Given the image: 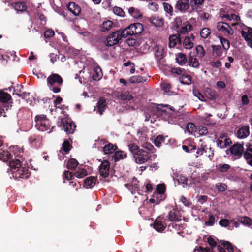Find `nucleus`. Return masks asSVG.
Listing matches in <instances>:
<instances>
[{
    "mask_svg": "<svg viewBox=\"0 0 252 252\" xmlns=\"http://www.w3.org/2000/svg\"><path fill=\"white\" fill-rule=\"evenodd\" d=\"M176 60L177 62L180 65H183L187 62V58L186 55L181 53L178 54Z\"/></svg>",
    "mask_w": 252,
    "mask_h": 252,
    "instance_id": "f704fd0d",
    "label": "nucleus"
},
{
    "mask_svg": "<svg viewBox=\"0 0 252 252\" xmlns=\"http://www.w3.org/2000/svg\"><path fill=\"white\" fill-rule=\"evenodd\" d=\"M155 57L158 60H160L163 57L164 51L162 47L157 45L155 48Z\"/></svg>",
    "mask_w": 252,
    "mask_h": 252,
    "instance_id": "c85d7f7f",
    "label": "nucleus"
},
{
    "mask_svg": "<svg viewBox=\"0 0 252 252\" xmlns=\"http://www.w3.org/2000/svg\"><path fill=\"white\" fill-rule=\"evenodd\" d=\"M193 252H212L210 248L203 249L201 247L195 248Z\"/></svg>",
    "mask_w": 252,
    "mask_h": 252,
    "instance_id": "774afa93",
    "label": "nucleus"
},
{
    "mask_svg": "<svg viewBox=\"0 0 252 252\" xmlns=\"http://www.w3.org/2000/svg\"><path fill=\"white\" fill-rule=\"evenodd\" d=\"M128 148L130 152H131L133 154V156H134V154L136 153L137 151L140 150L139 147L135 144L130 143L128 145Z\"/></svg>",
    "mask_w": 252,
    "mask_h": 252,
    "instance_id": "603ef678",
    "label": "nucleus"
},
{
    "mask_svg": "<svg viewBox=\"0 0 252 252\" xmlns=\"http://www.w3.org/2000/svg\"><path fill=\"white\" fill-rule=\"evenodd\" d=\"M189 0H179L175 5V9L181 13H185L189 8Z\"/></svg>",
    "mask_w": 252,
    "mask_h": 252,
    "instance_id": "4468645a",
    "label": "nucleus"
},
{
    "mask_svg": "<svg viewBox=\"0 0 252 252\" xmlns=\"http://www.w3.org/2000/svg\"><path fill=\"white\" fill-rule=\"evenodd\" d=\"M197 128L195 126V125L192 123H189L187 124L186 126V130L187 131L189 134L194 133V135H196L195 129Z\"/></svg>",
    "mask_w": 252,
    "mask_h": 252,
    "instance_id": "37998d69",
    "label": "nucleus"
},
{
    "mask_svg": "<svg viewBox=\"0 0 252 252\" xmlns=\"http://www.w3.org/2000/svg\"><path fill=\"white\" fill-rule=\"evenodd\" d=\"M10 98L11 96L8 94L2 91H0V102L1 103L0 106L5 108L6 111H8L11 106L6 103Z\"/></svg>",
    "mask_w": 252,
    "mask_h": 252,
    "instance_id": "2eb2a0df",
    "label": "nucleus"
},
{
    "mask_svg": "<svg viewBox=\"0 0 252 252\" xmlns=\"http://www.w3.org/2000/svg\"><path fill=\"white\" fill-rule=\"evenodd\" d=\"M220 41L223 48L225 50H228L230 47L229 42L226 39L222 38L220 39Z\"/></svg>",
    "mask_w": 252,
    "mask_h": 252,
    "instance_id": "69168bd1",
    "label": "nucleus"
},
{
    "mask_svg": "<svg viewBox=\"0 0 252 252\" xmlns=\"http://www.w3.org/2000/svg\"><path fill=\"white\" fill-rule=\"evenodd\" d=\"M68 10L75 16H78L81 12L80 7L74 2H70L68 4Z\"/></svg>",
    "mask_w": 252,
    "mask_h": 252,
    "instance_id": "5701e85b",
    "label": "nucleus"
},
{
    "mask_svg": "<svg viewBox=\"0 0 252 252\" xmlns=\"http://www.w3.org/2000/svg\"><path fill=\"white\" fill-rule=\"evenodd\" d=\"M143 31V27L140 23L131 24L126 28L121 31V34L123 38L127 36H133L141 34Z\"/></svg>",
    "mask_w": 252,
    "mask_h": 252,
    "instance_id": "7ed1b4c3",
    "label": "nucleus"
},
{
    "mask_svg": "<svg viewBox=\"0 0 252 252\" xmlns=\"http://www.w3.org/2000/svg\"><path fill=\"white\" fill-rule=\"evenodd\" d=\"M14 8L17 11H24L26 9V6L24 2H18L14 3Z\"/></svg>",
    "mask_w": 252,
    "mask_h": 252,
    "instance_id": "58836bf2",
    "label": "nucleus"
},
{
    "mask_svg": "<svg viewBox=\"0 0 252 252\" xmlns=\"http://www.w3.org/2000/svg\"><path fill=\"white\" fill-rule=\"evenodd\" d=\"M205 93L206 95L211 100L215 99L218 96L216 91L211 88H207Z\"/></svg>",
    "mask_w": 252,
    "mask_h": 252,
    "instance_id": "72a5a7b5",
    "label": "nucleus"
},
{
    "mask_svg": "<svg viewBox=\"0 0 252 252\" xmlns=\"http://www.w3.org/2000/svg\"><path fill=\"white\" fill-rule=\"evenodd\" d=\"M61 123L63 125L64 131L68 134L73 133L75 129L76 126L74 123L69 120H62Z\"/></svg>",
    "mask_w": 252,
    "mask_h": 252,
    "instance_id": "ddd939ff",
    "label": "nucleus"
},
{
    "mask_svg": "<svg viewBox=\"0 0 252 252\" xmlns=\"http://www.w3.org/2000/svg\"><path fill=\"white\" fill-rule=\"evenodd\" d=\"M204 2V0H193L190 2L192 9L196 10L197 12L201 11L200 6Z\"/></svg>",
    "mask_w": 252,
    "mask_h": 252,
    "instance_id": "a878e982",
    "label": "nucleus"
},
{
    "mask_svg": "<svg viewBox=\"0 0 252 252\" xmlns=\"http://www.w3.org/2000/svg\"><path fill=\"white\" fill-rule=\"evenodd\" d=\"M113 23L111 21L107 20L103 22L102 24V31H108L112 27Z\"/></svg>",
    "mask_w": 252,
    "mask_h": 252,
    "instance_id": "c03bdc74",
    "label": "nucleus"
},
{
    "mask_svg": "<svg viewBox=\"0 0 252 252\" xmlns=\"http://www.w3.org/2000/svg\"><path fill=\"white\" fill-rule=\"evenodd\" d=\"M168 219L170 221H176L177 220V217L174 212L170 211L168 215Z\"/></svg>",
    "mask_w": 252,
    "mask_h": 252,
    "instance_id": "338daca9",
    "label": "nucleus"
},
{
    "mask_svg": "<svg viewBox=\"0 0 252 252\" xmlns=\"http://www.w3.org/2000/svg\"><path fill=\"white\" fill-rule=\"evenodd\" d=\"M83 70H87L88 73H92V78L94 80H99L102 76V72L100 67L95 64L90 66H84Z\"/></svg>",
    "mask_w": 252,
    "mask_h": 252,
    "instance_id": "0eeeda50",
    "label": "nucleus"
},
{
    "mask_svg": "<svg viewBox=\"0 0 252 252\" xmlns=\"http://www.w3.org/2000/svg\"><path fill=\"white\" fill-rule=\"evenodd\" d=\"M152 111L154 115L161 116L164 119L167 117H170L171 111L173 112L174 109L167 105L160 104L158 105H154L152 107Z\"/></svg>",
    "mask_w": 252,
    "mask_h": 252,
    "instance_id": "20e7f679",
    "label": "nucleus"
},
{
    "mask_svg": "<svg viewBox=\"0 0 252 252\" xmlns=\"http://www.w3.org/2000/svg\"><path fill=\"white\" fill-rule=\"evenodd\" d=\"M181 42V39L178 34H173L170 36L169 38V46L173 48L176 45Z\"/></svg>",
    "mask_w": 252,
    "mask_h": 252,
    "instance_id": "b1692460",
    "label": "nucleus"
},
{
    "mask_svg": "<svg viewBox=\"0 0 252 252\" xmlns=\"http://www.w3.org/2000/svg\"><path fill=\"white\" fill-rule=\"evenodd\" d=\"M162 217L159 216L155 220L154 223L151 224L153 228L158 232H161L165 228V225L161 222Z\"/></svg>",
    "mask_w": 252,
    "mask_h": 252,
    "instance_id": "f3484780",
    "label": "nucleus"
},
{
    "mask_svg": "<svg viewBox=\"0 0 252 252\" xmlns=\"http://www.w3.org/2000/svg\"><path fill=\"white\" fill-rule=\"evenodd\" d=\"M123 37L121 34V31L113 32L107 38L106 44L108 46H112L117 43Z\"/></svg>",
    "mask_w": 252,
    "mask_h": 252,
    "instance_id": "9d476101",
    "label": "nucleus"
},
{
    "mask_svg": "<svg viewBox=\"0 0 252 252\" xmlns=\"http://www.w3.org/2000/svg\"><path fill=\"white\" fill-rule=\"evenodd\" d=\"M217 136L218 138L216 141L217 145L220 148H225L229 145L231 142L229 137L224 134H221Z\"/></svg>",
    "mask_w": 252,
    "mask_h": 252,
    "instance_id": "f8f14e48",
    "label": "nucleus"
},
{
    "mask_svg": "<svg viewBox=\"0 0 252 252\" xmlns=\"http://www.w3.org/2000/svg\"><path fill=\"white\" fill-rule=\"evenodd\" d=\"M161 87L164 91L163 93L167 95H171L172 93L170 92V89L171 88V85L167 82H163L161 84Z\"/></svg>",
    "mask_w": 252,
    "mask_h": 252,
    "instance_id": "a19ab883",
    "label": "nucleus"
},
{
    "mask_svg": "<svg viewBox=\"0 0 252 252\" xmlns=\"http://www.w3.org/2000/svg\"><path fill=\"white\" fill-rule=\"evenodd\" d=\"M11 154L9 152L0 149V159L3 161H7L10 158Z\"/></svg>",
    "mask_w": 252,
    "mask_h": 252,
    "instance_id": "473e14b6",
    "label": "nucleus"
},
{
    "mask_svg": "<svg viewBox=\"0 0 252 252\" xmlns=\"http://www.w3.org/2000/svg\"><path fill=\"white\" fill-rule=\"evenodd\" d=\"M215 187L217 190L220 192H223L227 189V186L224 183H218L216 184Z\"/></svg>",
    "mask_w": 252,
    "mask_h": 252,
    "instance_id": "5fc2aeb1",
    "label": "nucleus"
},
{
    "mask_svg": "<svg viewBox=\"0 0 252 252\" xmlns=\"http://www.w3.org/2000/svg\"><path fill=\"white\" fill-rule=\"evenodd\" d=\"M148 8L153 11H157L158 9V4L155 2H150L148 4Z\"/></svg>",
    "mask_w": 252,
    "mask_h": 252,
    "instance_id": "0e129e2a",
    "label": "nucleus"
},
{
    "mask_svg": "<svg viewBox=\"0 0 252 252\" xmlns=\"http://www.w3.org/2000/svg\"><path fill=\"white\" fill-rule=\"evenodd\" d=\"M78 161L74 158H71L68 161L67 167L68 169L74 170L78 165Z\"/></svg>",
    "mask_w": 252,
    "mask_h": 252,
    "instance_id": "ea45409f",
    "label": "nucleus"
},
{
    "mask_svg": "<svg viewBox=\"0 0 252 252\" xmlns=\"http://www.w3.org/2000/svg\"><path fill=\"white\" fill-rule=\"evenodd\" d=\"M140 144L142 149L147 152H149L150 155L154 153L155 151V149L154 146L149 142L144 141L142 139L140 140Z\"/></svg>",
    "mask_w": 252,
    "mask_h": 252,
    "instance_id": "4be33fe9",
    "label": "nucleus"
},
{
    "mask_svg": "<svg viewBox=\"0 0 252 252\" xmlns=\"http://www.w3.org/2000/svg\"><path fill=\"white\" fill-rule=\"evenodd\" d=\"M96 178L94 176H90L85 179L83 185L86 188H91L94 187L96 183Z\"/></svg>",
    "mask_w": 252,
    "mask_h": 252,
    "instance_id": "412c9836",
    "label": "nucleus"
},
{
    "mask_svg": "<svg viewBox=\"0 0 252 252\" xmlns=\"http://www.w3.org/2000/svg\"><path fill=\"white\" fill-rule=\"evenodd\" d=\"M9 170L8 172L11 178L15 179L18 178H27L30 175V171L25 164L20 159L12 160L9 163Z\"/></svg>",
    "mask_w": 252,
    "mask_h": 252,
    "instance_id": "f257e3e1",
    "label": "nucleus"
},
{
    "mask_svg": "<svg viewBox=\"0 0 252 252\" xmlns=\"http://www.w3.org/2000/svg\"><path fill=\"white\" fill-rule=\"evenodd\" d=\"M245 158L248 160L252 158V145L249 144L244 154Z\"/></svg>",
    "mask_w": 252,
    "mask_h": 252,
    "instance_id": "09e8293b",
    "label": "nucleus"
},
{
    "mask_svg": "<svg viewBox=\"0 0 252 252\" xmlns=\"http://www.w3.org/2000/svg\"><path fill=\"white\" fill-rule=\"evenodd\" d=\"M249 28H247L241 31V35L247 41L251 38V34L248 32Z\"/></svg>",
    "mask_w": 252,
    "mask_h": 252,
    "instance_id": "052dcab7",
    "label": "nucleus"
},
{
    "mask_svg": "<svg viewBox=\"0 0 252 252\" xmlns=\"http://www.w3.org/2000/svg\"><path fill=\"white\" fill-rule=\"evenodd\" d=\"M164 140L163 136L159 135L154 140V144L157 147H160L161 143Z\"/></svg>",
    "mask_w": 252,
    "mask_h": 252,
    "instance_id": "bf43d9fd",
    "label": "nucleus"
},
{
    "mask_svg": "<svg viewBox=\"0 0 252 252\" xmlns=\"http://www.w3.org/2000/svg\"><path fill=\"white\" fill-rule=\"evenodd\" d=\"M197 56L199 58H202L205 55V51L203 47L201 45H198L196 47Z\"/></svg>",
    "mask_w": 252,
    "mask_h": 252,
    "instance_id": "3c124183",
    "label": "nucleus"
},
{
    "mask_svg": "<svg viewBox=\"0 0 252 252\" xmlns=\"http://www.w3.org/2000/svg\"><path fill=\"white\" fill-rule=\"evenodd\" d=\"M203 240L204 241H207L208 244L211 246V247L216 246V242L215 239L210 236H204L203 237Z\"/></svg>",
    "mask_w": 252,
    "mask_h": 252,
    "instance_id": "de8ad7c7",
    "label": "nucleus"
},
{
    "mask_svg": "<svg viewBox=\"0 0 252 252\" xmlns=\"http://www.w3.org/2000/svg\"><path fill=\"white\" fill-rule=\"evenodd\" d=\"M163 5L165 11L169 13L170 15H172L173 13V8L172 6L170 4L166 2H164L163 3Z\"/></svg>",
    "mask_w": 252,
    "mask_h": 252,
    "instance_id": "4d7b16f0",
    "label": "nucleus"
},
{
    "mask_svg": "<svg viewBox=\"0 0 252 252\" xmlns=\"http://www.w3.org/2000/svg\"><path fill=\"white\" fill-rule=\"evenodd\" d=\"M10 151L13 153L15 157H18L23 152V149L18 146H12L10 147Z\"/></svg>",
    "mask_w": 252,
    "mask_h": 252,
    "instance_id": "e433bc0d",
    "label": "nucleus"
},
{
    "mask_svg": "<svg viewBox=\"0 0 252 252\" xmlns=\"http://www.w3.org/2000/svg\"><path fill=\"white\" fill-rule=\"evenodd\" d=\"M192 28V26L187 22L183 23L181 26H180L176 29L177 32L180 34H185L189 32Z\"/></svg>",
    "mask_w": 252,
    "mask_h": 252,
    "instance_id": "aec40b11",
    "label": "nucleus"
},
{
    "mask_svg": "<svg viewBox=\"0 0 252 252\" xmlns=\"http://www.w3.org/2000/svg\"><path fill=\"white\" fill-rule=\"evenodd\" d=\"M194 36L193 34L185 37L183 43L184 47L187 49H191L194 45Z\"/></svg>",
    "mask_w": 252,
    "mask_h": 252,
    "instance_id": "6ab92c4d",
    "label": "nucleus"
},
{
    "mask_svg": "<svg viewBox=\"0 0 252 252\" xmlns=\"http://www.w3.org/2000/svg\"><path fill=\"white\" fill-rule=\"evenodd\" d=\"M189 64L193 67H197L199 64V62L196 60V59L195 57L189 55Z\"/></svg>",
    "mask_w": 252,
    "mask_h": 252,
    "instance_id": "79ce46f5",
    "label": "nucleus"
},
{
    "mask_svg": "<svg viewBox=\"0 0 252 252\" xmlns=\"http://www.w3.org/2000/svg\"><path fill=\"white\" fill-rule=\"evenodd\" d=\"M116 149V146L111 143H108L103 147V152L105 154L113 153Z\"/></svg>",
    "mask_w": 252,
    "mask_h": 252,
    "instance_id": "2f4dec72",
    "label": "nucleus"
},
{
    "mask_svg": "<svg viewBox=\"0 0 252 252\" xmlns=\"http://www.w3.org/2000/svg\"><path fill=\"white\" fill-rule=\"evenodd\" d=\"M217 28L218 31L225 35H232L234 33L233 29L227 23L225 22H218L217 25Z\"/></svg>",
    "mask_w": 252,
    "mask_h": 252,
    "instance_id": "9b49d317",
    "label": "nucleus"
},
{
    "mask_svg": "<svg viewBox=\"0 0 252 252\" xmlns=\"http://www.w3.org/2000/svg\"><path fill=\"white\" fill-rule=\"evenodd\" d=\"M135 161L138 164H143L148 161L151 158L149 152L143 149H141L134 154L133 156Z\"/></svg>",
    "mask_w": 252,
    "mask_h": 252,
    "instance_id": "423d86ee",
    "label": "nucleus"
},
{
    "mask_svg": "<svg viewBox=\"0 0 252 252\" xmlns=\"http://www.w3.org/2000/svg\"><path fill=\"white\" fill-rule=\"evenodd\" d=\"M106 106L105 100L103 98H100L97 103L98 111L100 115L103 114V111L106 108Z\"/></svg>",
    "mask_w": 252,
    "mask_h": 252,
    "instance_id": "c756f323",
    "label": "nucleus"
},
{
    "mask_svg": "<svg viewBox=\"0 0 252 252\" xmlns=\"http://www.w3.org/2000/svg\"><path fill=\"white\" fill-rule=\"evenodd\" d=\"M177 181L179 184H188V180L183 175H179L177 177Z\"/></svg>",
    "mask_w": 252,
    "mask_h": 252,
    "instance_id": "e2e57ef3",
    "label": "nucleus"
},
{
    "mask_svg": "<svg viewBox=\"0 0 252 252\" xmlns=\"http://www.w3.org/2000/svg\"><path fill=\"white\" fill-rule=\"evenodd\" d=\"M128 12L131 16L136 19H138L142 16L140 11L134 7H130L128 9Z\"/></svg>",
    "mask_w": 252,
    "mask_h": 252,
    "instance_id": "7c9ffc66",
    "label": "nucleus"
},
{
    "mask_svg": "<svg viewBox=\"0 0 252 252\" xmlns=\"http://www.w3.org/2000/svg\"><path fill=\"white\" fill-rule=\"evenodd\" d=\"M47 85L54 93H57L60 91V88L55 85L61 86L63 83V79L58 74L54 73L49 76L47 79Z\"/></svg>",
    "mask_w": 252,
    "mask_h": 252,
    "instance_id": "39448f33",
    "label": "nucleus"
},
{
    "mask_svg": "<svg viewBox=\"0 0 252 252\" xmlns=\"http://www.w3.org/2000/svg\"><path fill=\"white\" fill-rule=\"evenodd\" d=\"M150 22L156 27H161L163 25L162 19L159 17L151 18L149 19Z\"/></svg>",
    "mask_w": 252,
    "mask_h": 252,
    "instance_id": "bb28decb",
    "label": "nucleus"
},
{
    "mask_svg": "<svg viewBox=\"0 0 252 252\" xmlns=\"http://www.w3.org/2000/svg\"><path fill=\"white\" fill-rule=\"evenodd\" d=\"M240 222L248 226H251L252 224V220L248 217H242L239 219Z\"/></svg>",
    "mask_w": 252,
    "mask_h": 252,
    "instance_id": "49530a36",
    "label": "nucleus"
},
{
    "mask_svg": "<svg viewBox=\"0 0 252 252\" xmlns=\"http://www.w3.org/2000/svg\"><path fill=\"white\" fill-rule=\"evenodd\" d=\"M230 150L232 154L240 156L244 151L243 144L236 143L230 148Z\"/></svg>",
    "mask_w": 252,
    "mask_h": 252,
    "instance_id": "a211bd4d",
    "label": "nucleus"
},
{
    "mask_svg": "<svg viewBox=\"0 0 252 252\" xmlns=\"http://www.w3.org/2000/svg\"><path fill=\"white\" fill-rule=\"evenodd\" d=\"M195 134L203 136L206 135L208 133L207 128L202 126H199L197 127L195 129Z\"/></svg>",
    "mask_w": 252,
    "mask_h": 252,
    "instance_id": "c9c22d12",
    "label": "nucleus"
},
{
    "mask_svg": "<svg viewBox=\"0 0 252 252\" xmlns=\"http://www.w3.org/2000/svg\"><path fill=\"white\" fill-rule=\"evenodd\" d=\"M144 81L145 80L143 78L139 76H134L129 79V81L131 83H139Z\"/></svg>",
    "mask_w": 252,
    "mask_h": 252,
    "instance_id": "6e6d98bb",
    "label": "nucleus"
},
{
    "mask_svg": "<svg viewBox=\"0 0 252 252\" xmlns=\"http://www.w3.org/2000/svg\"><path fill=\"white\" fill-rule=\"evenodd\" d=\"M110 171V163L107 160L102 162L99 166V179L102 182L106 181Z\"/></svg>",
    "mask_w": 252,
    "mask_h": 252,
    "instance_id": "6e6552de",
    "label": "nucleus"
},
{
    "mask_svg": "<svg viewBox=\"0 0 252 252\" xmlns=\"http://www.w3.org/2000/svg\"><path fill=\"white\" fill-rule=\"evenodd\" d=\"M165 186L163 184H159L157 186L156 190L154 192H158L159 193L164 194L165 191Z\"/></svg>",
    "mask_w": 252,
    "mask_h": 252,
    "instance_id": "680f3d73",
    "label": "nucleus"
},
{
    "mask_svg": "<svg viewBox=\"0 0 252 252\" xmlns=\"http://www.w3.org/2000/svg\"><path fill=\"white\" fill-rule=\"evenodd\" d=\"M113 12L115 14L120 16V17H124L125 15V13L123 11V9L119 7H115L113 8Z\"/></svg>",
    "mask_w": 252,
    "mask_h": 252,
    "instance_id": "13d9d810",
    "label": "nucleus"
},
{
    "mask_svg": "<svg viewBox=\"0 0 252 252\" xmlns=\"http://www.w3.org/2000/svg\"><path fill=\"white\" fill-rule=\"evenodd\" d=\"M219 252H240L236 247H234L228 241H223L218 246Z\"/></svg>",
    "mask_w": 252,
    "mask_h": 252,
    "instance_id": "1a4fd4ad",
    "label": "nucleus"
},
{
    "mask_svg": "<svg viewBox=\"0 0 252 252\" xmlns=\"http://www.w3.org/2000/svg\"><path fill=\"white\" fill-rule=\"evenodd\" d=\"M35 121L36 123L35 127L41 131H47L50 133L53 126L51 127L49 120L44 115H37L35 117Z\"/></svg>",
    "mask_w": 252,
    "mask_h": 252,
    "instance_id": "f03ea898",
    "label": "nucleus"
},
{
    "mask_svg": "<svg viewBox=\"0 0 252 252\" xmlns=\"http://www.w3.org/2000/svg\"><path fill=\"white\" fill-rule=\"evenodd\" d=\"M88 174L87 171L83 168H78L74 175L78 178H82Z\"/></svg>",
    "mask_w": 252,
    "mask_h": 252,
    "instance_id": "4c0bfd02",
    "label": "nucleus"
},
{
    "mask_svg": "<svg viewBox=\"0 0 252 252\" xmlns=\"http://www.w3.org/2000/svg\"><path fill=\"white\" fill-rule=\"evenodd\" d=\"M249 134V127L248 126H244L238 130L237 136L240 138H245L248 136Z\"/></svg>",
    "mask_w": 252,
    "mask_h": 252,
    "instance_id": "393cba45",
    "label": "nucleus"
},
{
    "mask_svg": "<svg viewBox=\"0 0 252 252\" xmlns=\"http://www.w3.org/2000/svg\"><path fill=\"white\" fill-rule=\"evenodd\" d=\"M138 181L136 179L133 178L132 181V184L131 185H129L128 184H126L125 187H127L130 190L132 194H134L136 190H138Z\"/></svg>",
    "mask_w": 252,
    "mask_h": 252,
    "instance_id": "cd10ccee",
    "label": "nucleus"
},
{
    "mask_svg": "<svg viewBox=\"0 0 252 252\" xmlns=\"http://www.w3.org/2000/svg\"><path fill=\"white\" fill-rule=\"evenodd\" d=\"M196 153L198 155H203L204 153L206 154V156H207L210 160H212V158L214 156L213 151H212L210 147H207L206 146H201L200 148H198Z\"/></svg>",
    "mask_w": 252,
    "mask_h": 252,
    "instance_id": "dca6fc26",
    "label": "nucleus"
},
{
    "mask_svg": "<svg viewBox=\"0 0 252 252\" xmlns=\"http://www.w3.org/2000/svg\"><path fill=\"white\" fill-rule=\"evenodd\" d=\"M153 195L157 200V204H158L161 201L164 200L165 197L164 194H161L158 192H154Z\"/></svg>",
    "mask_w": 252,
    "mask_h": 252,
    "instance_id": "864d4df0",
    "label": "nucleus"
},
{
    "mask_svg": "<svg viewBox=\"0 0 252 252\" xmlns=\"http://www.w3.org/2000/svg\"><path fill=\"white\" fill-rule=\"evenodd\" d=\"M211 33V30L209 28H203L200 32L201 36L203 38H207Z\"/></svg>",
    "mask_w": 252,
    "mask_h": 252,
    "instance_id": "8fccbe9b",
    "label": "nucleus"
},
{
    "mask_svg": "<svg viewBox=\"0 0 252 252\" xmlns=\"http://www.w3.org/2000/svg\"><path fill=\"white\" fill-rule=\"evenodd\" d=\"M120 99L124 101H130L132 99V95L128 92H125L121 94L120 96Z\"/></svg>",
    "mask_w": 252,
    "mask_h": 252,
    "instance_id": "a18cd8bd",
    "label": "nucleus"
}]
</instances>
